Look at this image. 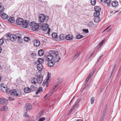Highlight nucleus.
Segmentation results:
<instances>
[{"label": "nucleus", "instance_id": "nucleus-1", "mask_svg": "<svg viewBox=\"0 0 121 121\" xmlns=\"http://www.w3.org/2000/svg\"><path fill=\"white\" fill-rule=\"evenodd\" d=\"M17 39L18 42L19 43H22L23 41V39L22 38V35L19 33H16V34L10 35L9 36V39L12 41L16 40Z\"/></svg>", "mask_w": 121, "mask_h": 121}, {"label": "nucleus", "instance_id": "nucleus-2", "mask_svg": "<svg viewBox=\"0 0 121 121\" xmlns=\"http://www.w3.org/2000/svg\"><path fill=\"white\" fill-rule=\"evenodd\" d=\"M16 24L19 25H21L24 28H26L28 26L29 21L27 20H24L22 18H18L16 21Z\"/></svg>", "mask_w": 121, "mask_h": 121}, {"label": "nucleus", "instance_id": "nucleus-3", "mask_svg": "<svg viewBox=\"0 0 121 121\" xmlns=\"http://www.w3.org/2000/svg\"><path fill=\"white\" fill-rule=\"evenodd\" d=\"M10 94L12 95L20 97L22 95V92L20 89H16L10 90Z\"/></svg>", "mask_w": 121, "mask_h": 121}, {"label": "nucleus", "instance_id": "nucleus-4", "mask_svg": "<svg viewBox=\"0 0 121 121\" xmlns=\"http://www.w3.org/2000/svg\"><path fill=\"white\" fill-rule=\"evenodd\" d=\"M39 21L42 23H46L49 18L48 16H45L43 14H39Z\"/></svg>", "mask_w": 121, "mask_h": 121}, {"label": "nucleus", "instance_id": "nucleus-5", "mask_svg": "<svg viewBox=\"0 0 121 121\" xmlns=\"http://www.w3.org/2000/svg\"><path fill=\"white\" fill-rule=\"evenodd\" d=\"M53 61L54 62L57 63L59 62L60 59L58 52L55 51H53Z\"/></svg>", "mask_w": 121, "mask_h": 121}, {"label": "nucleus", "instance_id": "nucleus-6", "mask_svg": "<svg viewBox=\"0 0 121 121\" xmlns=\"http://www.w3.org/2000/svg\"><path fill=\"white\" fill-rule=\"evenodd\" d=\"M41 28L42 30L46 32V33L49 35L51 29L47 24H43L41 26Z\"/></svg>", "mask_w": 121, "mask_h": 121}, {"label": "nucleus", "instance_id": "nucleus-7", "mask_svg": "<svg viewBox=\"0 0 121 121\" xmlns=\"http://www.w3.org/2000/svg\"><path fill=\"white\" fill-rule=\"evenodd\" d=\"M30 25L33 30L37 31L39 29V25L38 23H35L34 22H31L30 23Z\"/></svg>", "mask_w": 121, "mask_h": 121}, {"label": "nucleus", "instance_id": "nucleus-8", "mask_svg": "<svg viewBox=\"0 0 121 121\" xmlns=\"http://www.w3.org/2000/svg\"><path fill=\"white\" fill-rule=\"evenodd\" d=\"M0 88L3 92H6L8 94H10V90L8 88L7 86L4 84H1V85H0Z\"/></svg>", "mask_w": 121, "mask_h": 121}, {"label": "nucleus", "instance_id": "nucleus-9", "mask_svg": "<svg viewBox=\"0 0 121 121\" xmlns=\"http://www.w3.org/2000/svg\"><path fill=\"white\" fill-rule=\"evenodd\" d=\"M42 81V78L39 76L37 78H33L31 80V82L32 83H41Z\"/></svg>", "mask_w": 121, "mask_h": 121}, {"label": "nucleus", "instance_id": "nucleus-10", "mask_svg": "<svg viewBox=\"0 0 121 121\" xmlns=\"http://www.w3.org/2000/svg\"><path fill=\"white\" fill-rule=\"evenodd\" d=\"M53 51H51V54L48 55L46 57V60L47 61H49L53 60Z\"/></svg>", "mask_w": 121, "mask_h": 121}, {"label": "nucleus", "instance_id": "nucleus-11", "mask_svg": "<svg viewBox=\"0 0 121 121\" xmlns=\"http://www.w3.org/2000/svg\"><path fill=\"white\" fill-rule=\"evenodd\" d=\"M0 103L2 105L4 104L7 105L8 104V102L7 100L4 99L3 98H0Z\"/></svg>", "mask_w": 121, "mask_h": 121}, {"label": "nucleus", "instance_id": "nucleus-12", "mask_svg": "<svg viewBox=\"0 0 121 121\" xmlns=\"http://www.w3.org/2000/svg\"><path fill=\"white\" fill-rule=\"evenodd\" d=\"M50 76V74L49 73H48L46 79L44 81L43 83H48L50 81L49 79Z\"/></svg>", "mask_w": 121, "mask_h": 121}, {"label": "nucleus", "instance_id": "nucleus-13", "mask_svg": "<svg viewBox=\"0 0 121 121\" xmlns=\"http://www.w3.org/2000/svg\"><path fill=\"white\" fill-rule=\"evenodd\" d=\"M111 0H104V3L105 5L109 7L111 5Z\"/></svg>", "mask_w": 121, "mask_h": 121}, {"label": "nucleus", "instance_id": "nucleus-14", "mask_svg": "<svg viewBox=\"0 0 121 121\" xmlns=\"http://www.w3.org/2000/svg\"><path fill=\"white\" fill-rule=\"evenodd\" d=\"M37 69L39 71H41L43 69L42 65L41 64H38L37 66Z\"/></svg>", "mask_w": 121, "mask_h": 121}, {"label": "nucleus", "instance_id": "nucleus-15", "mask_svg": "<svg viewBox=\"0 0 121 121\" xmlns=\"http://www.w3.org/2000/svg\"><path fill=\"white\" fill-rule=\"evenodd\" d=\"M31 89L29 87H26L24 89V91L25 93H29L31 92Z\"/></svg>", "mask_w": 121, "mask_h": 121}, {"label": "nucleus", "instance_id": "nucleus-16", "mask_svg": "<svg viewBox=\"0 0 121 121\" xmlns=\"http://www.w3.org/2000/svg\"><path fill=\"white\" fill-rule=\"evenodd\" d=\"M26 108L27 110H29L32 108V106L30 104H27L26 106Z\"/></svg>", "mask_w": 121, "mask_h": 121}, {"label": "nucleus", "instance_id": "nucleus-17", "mask_svg": "<svg viewBox=\"0 0 121 121\" xmlns=\"http://www.w3.org/2000/svg\"><path fill=\"white\" fill-rule=\"evenodd\" d=\"M34 44L36 47H38L40 44V42L39 40H35L34 41Z\"/></svg>", "mask_w": 121, "mask_h": 121}, {"label": "nucleus", "instance_id": "nucleus-18", "mask_svg": "<svg viewBox=\"0 0 121 121\" xmlns=\"http://www.w3.org/2000/svg\"><path fill=\"white\" fill-rule=\"evenodd\" d=\"M73 37L71 35H68L65 37V38L67 40H70L72 39Z\"/></svg>", "mask_w": 121, "mask_h": 121}, {"label": "nucleus", "instance_id": "nucleus-19", "mask_svg": "<svg viewBox=\"0 0 121 121\" xmlns=\"http://www.w3.org/2000/svg\"><path fill=\"white\" fill-rule=\"evenodd\" d=\"M55 63L53 62L52 60L48 61V65L49 66L52 67L54 65Z\"/></svg>", "mask_w": 121, "mask_h": 121}, {"label": "nucleus", "instance_id": "nucleus-20", "mask_svg": "<svg viewBox=\"0 0 121 121\" xmlns=\"http://www.w3.org/2000/svg\"><path fill=\"white\" fill-rule=\"evenodd\" d=\"M44 53V51L42 49L39 50L38 52V55L40 56H43Z\"/></svg>", "mask_w": 121, "mask_h": 121}, {"label": "nucleus", "instance_id": "nucleus-21", "mask_svg": "<svg viewBox=\"0 0 121 121\" xmlns=\"http://www.w3.org/2000/svg\"><path fill=\"white\" fill-rule=\"evenodd\" d=\"M118 3L117 1H115L112 2V6L114 7H116L118 5Z\"/></svg>", "mask_w": 121, "mask_h": 121}, {"label": "nucleus", "instance_id": "nucleus-22", "mask_svg": "<svg viewBox=\"0 0 121 121\" xmlns=\"http://www.w3.org/2000/svg\"><path fill=\"white\" fill-rule=\"evenodd\" d=\"M37 87V86L35 84H34L31 86L30 89L32 91H34L36 89Z\"/></svg>", "mask_w": 121, "mask_h": 121}, {"label": "nucleus", "instance_id": "nucleus-23", "mask_svg": "<svg viewBox=\"0 0 121 121\" xmlns=\"http://www.w3.org/2000/svg\"><path fill=\"white\" fill-rule=\"evenodd\" d=\"M100 20V18L99 16H95L94 18V21L96 22H98Z\"/></svg>", "mask_w": 121, "mask_h": 121}, {"label": "nucleus", "instance_id": "nucleus-24", "mask_svg": "<svg viewBox=\"0 0 121 121\" xmlns=\"http://www.w3.org/2000/svg\"><path fill=\"white\" fill-rule=\"evenodd\" d=\"M8 15L5 13H3L1 16V18L4 19H6L8 17Z\"/></svg>", "mask_w": 121, "mask_h": 121}, {"label": "nucleus", "instance_id": "nucleus-25", "mask_svg": "<svg viewBox=\"0 0 121 121\" xmlns=\"http://www.w3.org/2000/svg\"><path fill=\"white\" fill-rule=\"evenodd\" d=\"M44 61V60L43 58H39L38 60V62L39 63V64L43 63Z\"/></svg>", "mask_w": 121, "mask_h": 121}, {"label": "nucleus", "instance_id": "nucleus-26", "mask_svg": "<svg viewBox=\"0 0 121 121\" xmlns=\"http://www.w3.org/2000/svg\"><path fill=\"white\" fill-rule=\"evenodd\" d=\"M54 90H54V89H52L48 95L47 94L44 97V98H45L46 97H47V98H48L52 94V93L54 92Z\"/></svg>", "mask_w": 121, "mask_h": 121}, {"label": "nucleus", "instance_id": "nucleus-27", "mask_svg": "<svg viewBox=\"0 0 121 121\" xmlns=\"http://www.w3.org/2000/svg\"><path fill=\"white\" fill-rule=\"evenodd\" d=\"M9 22L11 23H13L15 21V20L13 17H11L9 18L8 20Z\"/></svg>", "mask_w": 121, "mask_h": 121}, {"label": "nucleus", "instance_id": "nucleus-28", "mask_svg": "<svg viewBox=\"0 0 121 121\" xmlns=\"http://www.w3.org/2000/svg\"><path fill=\"white\" fill-rule=\"evenodd\" d=\"M101 8L98 6H95L94 8V9L95 11H100L101 10Z\"/></svg>", "mask_w": 121, "mask_h": 121}, {"label": "nucleus", "instance_id": "nucleus-29", "mask_svg": "<svg viewBox=\"0 0 121 121\" xmlns=\"http://www.w3.org/2000/svg\"><path fill=\"white\" fill-rule=\"evenodd\" d=\"M57 33L55 32L53 33L52 34V37L53 38H56L57 37Z\"/></svg>", "mask_w": 121, "mask_h": 121}, {"label": "nucleus", "instance_id": "nucleus-30", "mask_svg": "<svg viewBox=\"0 0 121 121\" xmlns=\"http://www.w3.org/2000/svg\"><path fill=\"white\" fill-rule=\"evenodd\" d=\"M43 91V89L41 87H40L38 89L36 93V94L37 95L39 92L42 91Z\"/></svg>", "mask_w": 121, "mask_h": 121}, {"label": "nucleus", "instance_id": "nucleus-31", "mask_svg": "<svg viewBox=\"0 0 121 121\" xmlns=\"http://www.w3.org/2000/svg\"><path fill=\"white\" fill-rule=\"evenodd\" d=\"M100 14V11H95L94 13V15L95 16H99Z\"/></svg>", "mask_w": 121, "mask_h": 121}, {"label": "nucleus", "instance_id": "nucleus-32", "mask_svg": "<svg viewBox=\"0 0 121 121\" xmlns=\"http://www.w3.org/2000/svg\"><path fill=\"white\" fill-rule=\"evenodd\" d=\"M8 109V107L6 106H3L1 108V110L6 111Z\"/></svg>", "mask_w": 121, "mask_h": 121}, {"label": "nucleus", "instance_id": "nucleus-33", "mask_svg": "<svg viewBox=\"0 0 121 121\" xmlns=\"http://www.w3.org/2000/svg\"><path fill=\"white\" fill-rule=\"evenodd\" d=\"M4 6L0 4V13L2 12L4 10Z\"/></svg>", "mask_w": 121, "mask_h": 121}, {"label": "nucleus", "instance_id": "nucleus-34", "mask_svg": "<svg viewBox=\"0 0 121 121\" xmlns=\"http://www.w3.org/2000/svg\"><path fill=\"white\" fill-rule=\"evenodd\" d=\"M60 39L61 40H63L65 38V35L62 34H60Z\"/></svg>", "mask_w": 121, "mask_h": 121}, {"label": "nucleus", "instance_id": "nucleus-35", "mask_svg": "<svg viewBox=\"0 0 121 121\" xmlns=\"http://www.w3.org/2000/svg\"><path fill=\"white\" fill-rule=\"evenodd\" d=\"M24 40L26 42H28L30 40V39L29 38L25 37L24 38Z\"/></svg>", "mask_w": 121, "mask_h": 121}, {"label": "nucleus", "instance_id": "nucleus-36", "mask_svg": "<svg viewBox=\"0 0 121 121\" xmlns=\"http://www.w3.org/2000/svg\"><path fill=\"white\" fill-rule=\"evenodd\" d=\"M96 0H91V3L92 5H94L96 4Z\"/></svg>", "mask_w": 121, "mask_h": 121}, {"label": "nucleus", "instance_id": "nucleus-37", "mask_svg": "<svg viewBox=\"0 0 121 121\" xmlns=\"http://www.w3.org/2000/svg\"><path fill=\"white\" fill-rule=\"evenodd\" d=\"M83 36L82 35H79L76 36V38L77 39H80L83 38Z\"/></svg>", "mask_w": 121, "mask_h": 121}, {"label": "nucleus", "instance_id": "nucleus-38", "mask_svg": "<svg viewBox=\"0 0 121 121\" xmlns=\"http://www.w3.org/2000/svg\"><path fill=\"white\" fill-rule=\"evenodd\" d=\"M95 100V98L94 97H92L91 100V104H93L94 101Z\"/></svg>", "mask_w": 121, "mask_h": 121}, {"label": "nucleus", "instance_id": "nucleus-39", "mask_svg": "<svg viewBox=\"0 0 121 121\" xmlns=\"http://www.w3.org/2000/svg\"><path fill=\"white\" fill-rule=\"evenodd\" d=\"M80 54V52H78L77 54L75 56H74V57L73 59L74 60L75 59H76L79 55Z\"/></svg>", "mask_w": 121, "mask_h": 121}, {"label": "nucleus", "instance_id": "nucleus-40", "mask_svg": "<svg viewBox=\"0 0 121 121\" xmlns=\"http://www.w3.org/2000/svg\"><path fill=\"white\" fill-rule=\"evenodd\" d=\"M90 85L89 84H85L84 85V88L86 89L88 88Z\"/></svg>", "mask_w": 121, "mask_h": 121}, {"label": "nucleus", "instance_id": "nucleus-41", "mask_svg": "<svg viewBox=\"0 0 121 121\" xmlns=\"http://www.w3.org/2000/svg\"><path fill=\"white\" fill-rule=\"evenodd\" d=\"M43 112L44 111L43 110H42L38 114V117H40L42 115Z\"/></svg>", "mask_w": 121, "mask_h": 121}, {"label": "nucleus", "instance_id": "nucleus-42", "mask_svg": "<svg viewBox=\"0 0 121 121\" xmlns=\"http://www.w3.org/2000/svg\"><path fill=\"white\" fill-rule=\"evenodd\" d=\"M81 98L77 100L76 101L75 104H74L75 105H76L78 104L80 101L81 100Z\"/></svg>", "mask_w": 121, "mask_h": 121}, {"label": "nucleus", "instance_id": "nucleus-43", "mask_svg": "<svg viewBox=\"0 0 121 121\" xmlns=\"http://www.w3.org/2000/svg\"><path fill=\"white\" fill-rule=\"evenodd\" d=\"M36 55L35 53H32L31 55V57L33 58L35 57Z\"/></svg>", "mask_w": 121, "mask_h": 121}, {"label": "nucleus", "instance_id": "nucleus-44", "mask_svg": "<svg viewBox=\"0 0 121 121\" xmlns=\"http://www.w3.org/2000/svg\"><path fill=\"white\" fill-rule=\"evenodd\" d=\"M94 25L93 23L91 21L90 22L88 23V25L89 26L91 27Z\"/></svg>", "mask_w": 121, "mask_h": 121}, {"label": "nucleus", "instance_id": "nucleus-45", "mask_svg": "<svg viewBox=\"0 0 121 121\" xmlns=\"http://www.w3.org/2000/svg\"><path fill=\"white\" fill-rule=\"evenodd\" d=\"M4 40L3 39H0V46L2 45L4 43Z\"/></svg>", "mask_w": 121, "mask_h": 121}, {"label": "nucleus", "instance_id": "nucleus-46", "mask_svg": "<svg viewBox=\"0 0 121 121\" xmlns=\"http://www.w3.org/2000/svg\"><path fill=\"white\" fill-rule=\"evenodd\" d=\"M103 55H104L103 54H102L98 58L97 60V63H98L99 61L100 60V59L102 57V56H103Z\"/></svg>", "mask_w": 121, "mask_h": 121}, {"label": "nucleus", "instance_id": "nucleus-47", "mask_svg": "<svg viewBox=\"0 0 121 121\" xmlns=\"http://www.w3.org/2000/svg\"><path fill=\"white\" fill-rule=\"evenodd\" d=\"M8 99L9 101H12L14 100V98H11L10 97H8Z\"/></svg>", "mask_w": 121, "mask_h": 121}, {"label": "nucleus", "instance_id": "nucleus-48", "mask_svg": "<svg viewBox=\"0 0 121 121\" xmlns=\"http://www.w3.org/2000/svg\"><path fill=\"white\" fill-rule=\"evenodd\" d=\"M45 119V117H43L39 119V121H44Z\"/></svg>", "mask_w": 121, "mask_h": 121}, {"label": "nucleus", "instance_id": "nucleus-49", "mask_svg": "<svg viewBox=\"0 0 121 121\" xmlns=\"http://www.w3.org/2000/svg\"><path fill=\"white\" fill-rule=\"evenodd\" d=\"M83 31L86 33H87L89 32L88 29H83Z\"/></svg>", "mask_w": 121, "mask_h": 121}, {"label": "nucleus", "instance_id": "nucleus-50", "mask_svg": "<svg viewBox=\"0 0 121 121\" xmlns=\"http://www.w3.org/2000/svg\"><path fill=\"white\" fill-rule=\"evenodd\" d=\"M23 116L25 117H28V116L27 114V113L26 112L25 113L23 114Z\"/></svg>", "mask_w": 121, "mask_h": 121}, {"label": "nucleus", "instance_id": "nucleus-51", "mask_svg": "<svg viewBox=\"0 0 121 121\" xmlns=\"http://www.w3.org/2000/svg\"><path fill=\"white\" fill-rule=\"evenodd\" d=\"M58 86V85L57 84H56L54 86L53 88V89H54V90H55V88L57 86Z\"/></svg>", "mask_w": 121, "mask_h": 121}, {"label": "nucleus", "instance_id": "nucleus-52", "mask_svg": "<svg viewBox=\"0 0 121 121\" xmlns=\"http://www.w3.org/2000/svg\"><path fill=\"white\" fill-rule=\"evenodd\" d=\"M102 44L101 43H99L97 45V47L99 48H100L102 46Z\"/></svg>", "mask_w": 121, "mask_h": 121}, {"label": "nucleus", "instance_id": "nucleus-53", "mask_svg": "<svg viewBox=\"0 0 121 121\" xmlns=\"http://www.w3.org/2000/svg\"><path fill=\"white\" fill-rule=\"evenodd\" d=\"M63 80L62 79H61L57 83H60L62 82Z\"/></svg>", "mask_w": 121, "mask_h": 121}, {"label": "nucleus", "instance_id": "nucleus-54", "mask_svg": "<svg viewBox=\"0 0 121 121\" xmlns=\"http://www.w3.org/2000/svg\"><path fill=\"white\" fill-rule=\"evenodd\" d=\"M92 75L93 74H92L90 73L89 75L88 76V77L90 78Z\"/></svg>", "mask_w": 121, "mask_h": 121}, {"label": "nucleus", "instance_id": "nucleus-55", "mask_svg": "<svg viewBox=\"0 0 121 121\" xmlns=\"http://www.w3.org/2000/svg\"><path fill=\"white\" fill-rule=\"evenodd\" d=\"M90 78H89L88 77H87V78H86V80L85 82H87L89 80Z\"/></svg>", "mask_w": 121, "mask_h": 121}, {"label": "nucleus", "instance_id": "nucleus-56", "mask_svg": "<svg viewBox=\"0 0 121 121\" xmlns=\"http://www.w3.org/2000/svg\"><path fill=\"white\" fill-rule=\"evenodd\" d=\"M76 106V105H75V104L73 106V107H72L71 110V111H72L73 110V109Z\"/></svg>", "mask_w": 121, "mask_h": 121}, {"label": "nucleus", "instance_id": "nucleus-57", "mask_svg": "<svg viewBox=\"0 0 121 121\" xmlns=\"http://www.w3.org/2000/svg\"><path fill=\"white\" fill-rule=\"evenodd\" d=\"M76 106V105H75V104L73 106V107H72L71 110V111H72L73 110V109Z\"/></svg>", "mask_w": 121, "mask_h": 121}, {"label": "nucleus", "instance_id": "nucleus-58", "mask_svg": "<svg viewBox=\"0 0 121 121\" xmlns=\"http://www.w3.org/2000/svg\"><path fill=\"white\" fill-rule=\"evenodd\" d=\"M95 71V70H93V71H92L91 72V73L92 74H93L94 73Z\"/></svg>", "mask_w": 121, "mask_h": 121}, {"label": "nucleus", "instance_id": "nucleus-59", "mask_svg": "<svg viewBox=\"0 0 121 121\" xmlns=\"http://www.w3.org/2000/svg\"><path fill=\"white\" fill-rule=\"evenodd\" d=\"M105 40V39H104V40H102L100 43H102V44H103V43L104 42V41Z\"/></svg>", "mask_w": 121, "mask_h": 121}, {"label": "nucleus", "instance_id": "nucleus-60", "mask_svg": "<svg viewBox=\"0 0 121 121\" xmlns=\"http://www.w3.org/2000/svg\"><path fill=\"white\" fill-rule=\"evenodd\" d=\"M111 30V28H109L107 31L108 32H109Z\"/></svg>", "mask_w": 121, "mask_h": 121}, {"label": "nucleus", "instance_id": "nucleus-61", "mask_svg": "<svg viewBox=\"0 0 121 121\" xmlns=\"http://www.w3.org/2000/svg\"><path fill=\"white\" fill-rule=\"evenodd\" d=\"M110 27V26H109L106 29H105L103 31V32H104L105 31H106V30L107 29Z\"/></svg>", "mask_w": 121, "mask_h": 121}, {"label": "nucleus", "instance_id": "nucleus-62", "mask_svg": "<svg viewBox=\"0 0 121 121\" xmlns=\"http://www.w3.org/2000/svg\"><path fill=\"white\" fill-rule=\"evenodd\" d=\"M113 71H112V72L111 73V75L110 76V78L112 76V74H113Z\"/></svg>", "mask_w": 121, "mask_h": 121}, {"label": "nucleus", "instance_id": "nucleus-63", "mask_svg": "<svg viewBox=\"0 0 121 121\" xmlns=\"http://www.w3.org/2000/svg\"><path fill=\"white\" fill-rule=\"evenodd\" d=\"M2 49L1 47H0V53L1 52Z\"/></svg>", "mask_w": 121, "mask_h": 121}, {"label": "nucleus", "instance_id": "nucleus-64", "mask_svg": "<svg viewBox=\"0 0 121 121\" xmlns=\"http://www.w3.org/2000/svg\"><path fill=\"white\" fill-rule=\"evenodd\" d=\"M85 89V88H84V87H83V88L81 90V92H82L83 91V90H84V89Z\"/></svg>", "mask_w": 121, "mask_h": 121}]
</instances>
